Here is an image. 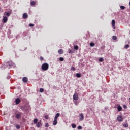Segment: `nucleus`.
Returning a JSON list of instances; mask_svg holds the SVG:
<instances>
[{"label":"nucleus","instance_id":"nucleus-29","mask_svg":"<svg viewBox=\"0 0 130 130\" xmlns=\"http://www.w3.org/2000/svg\"><path fill=\"white\" fill-rule=\"evenodd\" d=\"M59 60L60 61H63V60H64V59L63 57H61L59 58Z\"/></svg>","mask_w":130,"mask_h":130},{"label":"nucleus","instance_id":"nucleus-1","mask_svg":"<svg viewBox=\"0 0 130 130\" xmlns=\"http://www.w3.org/2000/svg\"><path fill=\"white\" fill-rule=\"evenodd\" d=\"M14 62H13V61H9L5 62L4 64H3L2 67H3V68H8V69H10L11 68H12V67H13V66H14Z\"/></svg>","mask_w":130,"mask_h":130},{"label":"nucleus","instance_id":"nucleus-27","mask_svg":"<svg viewBox=\"0 0 130 130\" xmlns=\"http://www.w3.org/2000/svg\"><path fill=\"white\" fill-rule=\"evenodd\" d=\"M103 60H104V59H103V58H100L99 59V61H100V62H102V61H103Z\"/></svg>","mask_w":130,"mask_h":130},{"label":"nucleus","instance_id":"nucleus-5","mask_svg":"<svg viewBox=\"0 0 130 130\" xmlns=\"http://www.w3.org/2000/svg\"><path fill=\"white\" fill-rule=\"evenodd\" d=\"M73 99L74 100H75V101L79 100V96H78V93H75L73 95Z\"/></svg>","mask_w":130,"mask_h":130},{"label":"nucleus","instance_id":"nucleus-15","mask_svg":"<svg viewBox=\"0 0 130 130\" xmlns=\"http://www.w3.org/2000/svg\"><path fill=\"white\" fill-rule=\"evenodd\" d=\"M28 17V14L26 13H24L23 14V18L24 19H27Z\"/></svg>","mask_w":130,"mask_h":130},{"label":"nucleus","instance_id":"nucleus-4","mask_svg":"<svg viewBox=\"0 0 130 130\" xmlns=\"http://www.w3.org/2000/svg\"><path fill=\"white\" fill-rule=\"evenodd\" d=\"M11 14H12V10H10L9 11L4 12V16H7V17H10L11 16Z\"/></svg>","mask_w":130,"mask_h":130},{"label":"nucleus","instance_id":"nucleus-34","mask_svg":"<svg viewBox=\"0 0 130 130\" xmlns=\"http://www.w3.org/2000/svg\"><path fill=\"white\" fill-rule=\"evenodd\" d=\"M24 109H25V106L20 107V109H21L22 110H24Z\"/></svg>","mask_w":130,"mask_h":130},{"label":"nucleus","instance_id":"nucleus-18","mask_svg":"<svg viewBox=\"0 0 130 130\" xmlns=\"http://www.w3.org/2000/svg\"><path fill=\"white\" fill-rule=\"evenodd\" d=\"M117 109H118V111H121V110H122V107L119 106L117 107Z\"/></svg>","mask_w":130,"mask_h":130},{"label":"nucleus","instance_id":"nucleus-30","mask_svg":"<svg viewBox=\"0 0 130 130\" xmlns=\"http://www.w3.org/2000/svg\"><path fill=\"white\" fill-rule=\"evenodd\" d=\"M44 117H45V119H48V118H49L48 115H45Z\"/></svg>","mask_w":130,"mask_h":130},{"label":"nucleus","instance_id":"nucleus-28","mask_svg":"<svg viewBox=\"0 0 130 130\" xmlns=\"http://www.w3.org/2000/svg\"><path fill=\"white\" fill-rule=\"evenodd\" d=\"M112 39H113V40H116L117 39V38L116 37V36H113L112 37Z\"/></svg>","mask_w":130,"mask_h":130},{"label":"nucleus","instance_id":"nucleus-17","mask_svg":"<svg viewBox=\"0 0 130 130\" xmlns=\"http://www.w3.org/2000/svg\"><path fill=\"white\" fill-rule=\"evenodd\" d=\"M53 125H56V124H57V120H56V119H54L53 122Z\"/></svg>","mask_w":130,"mask_h":130},{"label":"nucleus","instance_id":"nucleus-19","mask_svg":"<svg viewBox=\"0 0 130 130\" xmlns=\"http://www.w3.org/2000/svg\"><path fill=\"white\" fill-rule=\"evenodd\" d=\"M76 76L77 78H81V77H82V75L80 73H77L76 74Z\"/></svg>","mask_w":130,"mask_h":130},{"label":"nucleus","instance_id":"nucleus-7","mask_svg":"<svg viewBox=\"0 0 130 130\" xmlns=\"http://www.w3.org/2000/svg\"><path fill=\"white\" fill-rule=\"evenodd\" d=\"M15 103L16 105H18V104H20V103H21V100L20 98H17L15 99Z\"/></svg>","mask_w":130,"mask_h":130},{"label":"nucleus","instance_id":"nucleus-26","mask_svg":"<svg viewBox=\"0 0 130 130\" xmlns=\"http://www.w3.org/2000/svg\"><path fill=\"white\" fill-rule=\"evenodd\" d=\"M72 127L73 128H76V127H77V126L75 124H72Z\"/></svg>","mask_w":130,"mask_h":130},{"label":"nucleus","instance_id":"nucleus-37","mask_svg":"<svg viewBox=\"0 0 130 130\" xmlns=\"http://www.w3.org/2000/svg\"><path fill=\"white\" fill-rule=\"evenodd\" d=\"M40 60H41V61H42V60H43V59H44L43 57L41 56V57H40Z\"/></svg>","mask_w":130,"mask_h":130},{"label":"nucleus","instance_id":"nucleus-6","mask_svg":"<svg viewBox=\"0 0 130 130\" xmlns=\"http://www.w3.org/2000/svg\"><path fill=\"white\" fill-rule=\"evenodd\" d=\"M117 119L118 120V121H119V122H121L122 121H123V118H122V116L119 115L117 117Z\"/></svg>","mask_w":130,"mask_h":130},{"label":"nucleus","instance_id":"nucleus-38","mask_svg":"<svg viewBox=\"0 0 130 130\" xmlns=\"http://www.w3.org/2000/svg\"><path fill=\"white\" fill-rule=\"evenodd\" d=\"M48 126H49V125L48 124V123H46L45 124V127H48Z\"/></svg>","mask_w":130,"mask_h":130},{"label":"nucleus","instance_id":"nucleus-10","mask_svg":"<svg viewBox=\"0 0 130 130\" xmlns=\"http://www.w3.org/2000/svg\"><path fill=\"white\" fill-rule=\"evenodd\" d=\"M112 25L113 29H115V20L114 19H113L112 21Z\"/></svg>","mask_w":130,"mask_h":130},{"label":"nucleus","instance_id":"nucleus-39","mask_svg":"<svg viewBox=\"0 0 130 130\" xmlns=\"http://www.w3.org/2000/svg\"><path fill=\"white\" fill-rule=\"evenodd\" d=\"M78 129H82V127H81V126H78Z\"/></svg>","mask_w":130,"mask_h":130},{"label":"nucleus","instance_id":"nucleus-25","mask_svg":"<svg viewBox=\"0 0 130 130\" xmlns=\"http://www.w3.org/2000/svg\"><path fill=\"white\" fill-rule=\"evenodd\" d=\"M129 47V45L127 44L124 46V48H126V49H127Z\"/></svg>","mask_w":130,"mask_h":130},{"label":"nucleus","instance_id":"nucleus-35","mask_svg":"<svg viewBox=\"0 0 130 130\" xmlns=\"http://www.w3.org/2000/svg\"><path fill=\"white\" fill-rule=\"evenodd\" d=\"M17 129H20V125H17L16 126Z\"/></svg>","mask_w":130,"mask_h":130},{"label":"nucleus","instance_id":"nucleus-42","mask_svg":"<svg viewBox=\"0 0 130 130\" xmlns=\"http://www.w3.org/2000/svg\"><path fill=\"white\" fill-rule=\"evenodd\" d=\"M11 78V77H10V76H9V77H7V79L9 80V79H10Z\"/></svg>","mask_w":130,"mask_h":130},{"label":"nucleus","instance_id":"nucleus-14","mask_svg":"<svg viewBox=\"0 0 130 130\" xmlns=\"http://www.w3.org/2000/svg\"><path fill=\"white\" fill-rule=\"evenodd\" d=\"M60 116V114L59 113H57L56 114L55 116L54 117V119L57 120V118Z\"/></svg>","mask_w":130,"mask_h":130},{"label":"nucleus","instance_id":"nucleus-40","mask_svg":"<svg viewBox=\"0 0 130 130\" xmlns=\"http://www.w3.org/2000/svg\"><path fill=\"white\" fill-rule=\"evenodd\" d=\"M79 103L78 102H74V104H75V105H78V104Z\"/></svg>","mask_w":130,"mask_h":130},{"label":"nucleus","instance_id":"nucleus-16","mask_svg":"<svg viewBox=\"0 0 130 130\" xmlns=\"http://www.w3.org/2000/svg\"><path fill=\"white\" fill-rule=\"evenodd\" d=\"M58 53H59V54H62L63 53V50L62 49L58 50Z\"/></svg>","mask_w":130,"mask_h":130},{"label":"nucleus","instance_id":"nucleus-22","mask_svg":"<svg viewBox=\"0 0 130 130\" xmlns=\"http://www.w3.org/2000/svg\"><path fill=\"white\" fill-rule=\"evenodd\" d=\"M90 45L91 47H93V46H95V44L93 42H91L90 43Z\"/></svg>","mask_w":130,"mask_h":130},{"label":"nucleus","instance_id":"nucleus-23","mask_svg":"<svg viewBox=\"0 0 130 130\" xmlns=\"http://www.w3.org/2000/svg\"><path fill=\"white\" fill-rule=\"evenodd\" d=\"M39 91L40 93H43V92H44V89L43 88H40Z\"/></svg>","mask_w":130,"mask_h":130},{"label":"nucleus","instance_id":"nucleus-2","mask_svg":"<svg viewBox=\"0 0 130 130\" xmlns=\"http://www.w3.org/2000/svg\"><path fill=\"white\" fill-rule=\"evenodd\" d=\"M49 68V65L47 63H43L41 66L42 71H47Z\"/></svg>","mask_w":130,"mask_h":130},{"label":"nucleus","instance_id":"nucleus-3","mask_svg":"<svg viewBox=\"0 0 130 130\" xmlns=\"http://www.w3.org/2000/svg\"><path fill=\"white\" fill-rule=\"evenodd\" d=\"M15 115L16 119H20L22 117V112L16 113L15 114Z\"/></svg>","mask_w":130,"mask_h":130},{"label":"nucleus","instance_id":"nucleus-24","mask_svg":"<svg viewBox=\"0 0 130 130\" xmlns=\"http://www.w3.org/2000/svg\"><path fill=\"white\" fill-rule=\"evenodd\" d=\"M124 127H128V124L127 123H125L123 125Z\"/></svg>","mask_w":130,"mask_h":130},{"label":"nucleus","instance_id":"nucleus-33","mask_svg":"<svg viewBox=\"0 0 130 130\" xmlns=\"http://www.w3.org/2000/svg\"><path fill=\"white\" fill-rule=\"evenodd\" d=\"M68 51L69 53H72V52H74V51H72L71 49H69Z\"/></svg>","mask_w":130,"mask_h":130},{"label":"nucleus","instance_id":"nucleus-21","mask_svg":"<svg viewBox=\"0 0 130 130\" xmlns=\"http://www.w3.org/2000/svg\"><path fill=\"white\" fill-rule=\"evenodd\" d=\"M74 49H75V50H78L79 49V46H75L74 47Z\"/></svg>","mask_w":130,"mask_h":130},{"label":"nucleus","instance_id":"nucleus-31","mask_svg":"<svg viewBox=\"0 0 130 130\" xmlns=\"http://www.w3.org/2000/svg\"><path fill=\"white\" fill-rule=\"evenodd\" d=\"M120 9H121V10H124V9H125V7H124V6H121Z\"/></svg>","mask_w":130,"mask_h":130},{"label":"nucleus","instance_id":"nucleus-8","mask_svg":"<svg viewBox=\"0 0 130 130\" xmlns=\"http://www.w3.org/2000/svg\"><path fill=\"white\" fill-rule=\"evenodd\" d=\"M79 120H84V115L83 113L79 114Z\"/></svg>","mask_w":130,"mask_h":130},{"label":"nucleus","instance_id":"nucleus-41","mask_svg":"<svg viewBox=\"0 0 130 130\" xmlns=\"http://www.w3.org/2000/svg\"><path fill=\"white\" fill-rule=\"evenodd\" d=\"M124 108L126 109L127 108V107L126 105L123 106Z\"/></svg>","mask_w":130,"mask_h":130},{"label":"nucleus","instance_id":"nucleus-12","mask_svg":"<svg viewBox=\"0 0 130 130\" xmlns=\"http://www.w3.org/2000/svg\"><path fill=\"white\" fill-rule=\"evenodd\" d=\"M35 5H36V1L31 0L30 1V5L31 6H35Z\"/></svg>","mask_w":130,"mask_h":130},{"label":"nucleus","instance_id":"nucleus-36","mask_svg":"<svg viewBox=\"0 0 130 130\" xmlns=\"http://www.w3.org/2000/svg\"><path fill=\"white\" fill-rule=\"evenodd\" d=\"M29 27H34V24H32V23H30L29 24Z\"/></svg>","mask_w":130,"mask_h":130},{"label":"nucleus","instance_id":"nucleus-13","mask_svg":"<svg viewBox=\"0 0 130 130\" xmlns=\"http://www.w3.org/2000/svg\"><path fill=\"white\" fill-rule=\"evenodd\" d=\"M22 81L23 83H27L28 82V78L24 77L22 78Z\"/></svg>","mask_w":130,"mask_h":130},{"label":"nucleus","instance_id":"nucleus-20","mask_svg":"<svg viewBox=\"0 0 130 130\" xmlns=\"http://www.w3.org/2000/svg\"><path fill=\"white\" fill-rule=\"evenodd\" d=\"M38 122V119L36 118L34 120V123L36 124Z\"/></svg>","mask_w":130,"mask_h":130},{"label":"nucleus","instance_id":"nucleus-32","mask_svg":"<svg viewBox=\"0 0 130 130\" xmlns=\"http://www.w3.org/2000/svg\"><path fill=\"white\" fill-rule=\"evenodd\" d=\"M71 71H76V68L74 67H71Z\"/></svg>","mask_w":130,"mask_h":130},{"label":"nucleus","instance_id":"nucleus-9","mask_svg":"<svg viewBox=\"0 0 130 130\" xmlns=\"http://www.w3.org/2000/svg\"><path fill=\"white\" fill-rule=\"evenodd\" d=\"M2 21L4 23H6V22H8V17H7V16H3Z\"/></svg>","mask_w":130,"mask_h":130},{"label":"nucleus","instance_id":"nucleus-11","mask_svg":"<svg viewBox=\"0 0 130 130\" xmlns=\"http://www.w3.org/2000/svg\"><path fill=\"white\" fill-rule=\"evenodd\" d=\"M40 121H40V122H38V123H37L36 124L37 127H38V128H39V127H40L42 125L41 124V122Z\"/></svg>","mask_w":130,"mask_h":130}]
</instances>
